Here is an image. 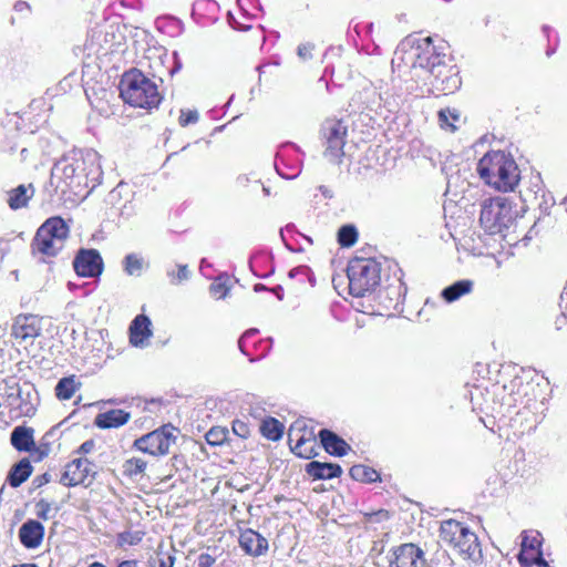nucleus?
I'll return each mask as SVG.
<instances>
[{"instance_id": "1", "label": "nucleus", "mask_w": 567, "mask_h": 567, "mask_svg": "<svg viewBox=\"0 0 567 567\" xmlns=\"http://www.w3.org/2000/svg\"><path fill=\"white\" fill-rule=\"evenodd\" d=\"M392 65L400 71H410L412 76L425 80L433 76V89L443 94H451L460 89L462 81L455 65H447L446 54L435 47L430 37L405 38L398 47Z\"/></svg>"}, {"instance_id": "2", "label": "nucleus", "mask_w": 567, "mask_h": 567, "mask_svg": "<svg viewBox=\"0 0 567 567\" xmlns=\"http://www.w3.org/2000/svg\"><path fill=\"white\" fill-rule=\"evenodd\" d=\"M477 173L488 186L499 192H512L519 182L516 162L503 151L486 153L477 163Z\"/></svg>"}, {"instance_id": "3", "label": "nucleus", "mask_w": 567, "mask_h": 567, "mask_svg": "<svg viewBox=\"0 0 567 567\" xmlns=\"http://www.w3.org/2000/svg\"><path fill=\"white\" fill-rule=\"evenodd\" d=\"M120 94L125 103L142 109L157 107L162 100L156 83L137 69L122 75Z\"/></svg>"}, {"instance_id": "4", "label": "nucleus", "mask_w": 567, "mask_h": 567, "mask_svg": "<svg viewBox=\"0 0 567 567\" xmlns=\"http://www.w3.org/2000/svg\"><path fill=\"white\" fill-rule=\"evenodd\" d=\"M440 538L464 559L476 561L482 557L477 535L462 522L452 518L442 520Z\"/></svg>"}, {"instance_id": "5", "label": "nucleus", "mask_w": 567, "mask_h": 567, "mask_svg": "<svg viewBox=\"0 0 567 567\" xmlns=\"http://www.w3.org/2000/svg\"><path fill=\"white\" fill-rule=\"evenodd\" d=\"M347 275L350 293L363 297L379 285L380 266L373 259L355 258L349 262Z\"/></svg>"}, {"instance_id": "6", "label": "nucleus", "mask_w": 567, "mask_h": 567, "mask_svg": "<svg viewBox=\"0 0 567 567\" xmlns=\"http://www.w3.org/2000/svg\"><path fill=\"white\" fill-rule=\"evenodd\" d=\"M69 227L61 217H51L38 229L32 243L34 251L55 256L64 246Z\"/></svg>"}, {"instance_id": "7", "label": "nucleus", "mask_w": 567, "mask_h": 567, "mask_svg": "<svg viewBox=\"0 0 567 567\" xmlns=\"http://www.w3.org/2000/svg\"><path fill=\"white\" fill-rule=\"evenodd\" d=\"M513 207L505 198L496 197L483 203L480 223L491 234L501 233L513 219Z\"/></svg>"}, {"instance_id": "8", "label": "nucleus", "mask_w": 567, "mask_h": 567, "mask_svg": "<svg viewBox=\"0 0 567 567\" xmlns=\"http://www.w3.org/2000/svg\"><path fill=\"white\" fill-rule=\"evenodd\" d=\"M347 125L337 118H328L321 126V136L324 143V156L334 162L343 155V146L346 144Z\"/></svg>"}, {"instance_id": "9", "label": "nucleus", "mask_w": 567, "mask_h": 567, "mask_svg": "<svg viewBox=\"0 0 567 567\" xmlns=\"http://www.w3.org/2000/svg\"><path fill=\"white\" fill-rule=\"evenodd\" d=\"M174 427L169 425L162 426L148 434L135 440L134 446L152 456H163L169 452V447L175 443L176 436L173 434Z\"/></svg>"}, {"instance_id": "10", "label": "nucleus", "mask_w": 567, "mask_h": 567, "mask_svg": "<svg viewBox=\"0 0 567 567\" xmlns=\"http://www.w3.org/2000/svg\"><path fill=\"white\" fill-rule=\"evenodd\" d=\"M93 478L92 464L87 458H76L66 464L61 476V483L65 486H87Z\"/></svg>"}, {"instance_id": "11", "label": "nucleus", "mask_w": 567, "mask_h": 567, "mask_svg": "<svg viewBox=\"0 0 567 567\" xmlns=\"http://www.w3.org/2000/svg\"><path fill=\"white\" fill-rule=\"evenodd\" d=\"M424 551L412 543L402 544L392 550L390 567H425Z\"/></svg>"}, {"instance_id": "12", "label": "nucleus", "mask_w": 567, "mask_h": 567, "mask_svg": "<svg viewBox=\"0 0 567 567\" xmlns=\"http://www.w3.org/2000/svg\"><path fill=\"white\" fill-rule=\"evenodd\" d=\"M75 272L81 277H95L102 272V258L94 250H81L73 261Z\"/></svg>"}, {"instance_id": "13", "label": "nucleus", "mask_w": 567, "mask_h": 567, "mask_svg": "<svg viewBox=\"0 0 567 567\" xmlns=\"http://www.w3.org/2000/svg\"><path fill=\"white\" fill-rule=\"evenodd\" d=\"M42 330L41 319L34 315L18 316L12 326V336L21 341H33Z\"/></svg>"}, {"instance_id": "14", "label": "nucleus", "mask_w": 567, "mask_h": 567, "mask_svg": "<svg viewBox=\"0 0 567 567\" xmlns=\"http://www.w3.org/2000/svg\"><path fill=\"white\" fill-rule=\"evenodd\" d=\"M151 326L152 322L148 317L144 315H138L130 326V342L134 347H146L148 343V339L153 334Z\"/></svg>"}, {"instance_id": "15", "label": "nucleus", "mask_w": 567, "mask_h": 567, "mask_svg": "<svg viewBox=\"0 0 567 567\" xmlns=\"http://www.w3.org/2000/svg\"><path fill=\"white\" fill-rule=\"evenodd\" d=\"M239 544L246 554L255 557L264 555L268 549V540L252 529L241 532Z\"/></svg>"}, {"instance_id": "16", "label": "nucleus", "mask_w": 567, "mask_h": 567, "mask_svg": "<svg viewBox=\"0 0 567 567\" xmlns=\"http://www.w3.org/2000/svg\"><path fill=\"white\" fill-rule=\"evenodd\" d=\"M44 536V527L34 519H29L22 524L19 529V538L27 548H37L42 543Z\"/></svg>"}, {"instance_id": "17", "label": "nucleus", "mask_w": 567, "mask_h": 567, "mask_svg": "<svg viewBox=\"0 0 567 567\" xmlns=\"http://www.w3.org/2000/svg\"><path fill=\"white\" fill-rule=\"evenodd\" d=\"M131 415L121 409L110 410L97 414L95 417V425L100 429L118 427L127 423Z\"/></svg>"}, {"instance_id": "18", "label": "nucleus", "mask_w": 567, "mask_h": 567, "mask_svg": "<svg viewBox=\"0 0 567 567\" xmlns=\"http://www.w3.org/2000/svg\"><path fill=\"white\" fill-rule=\"evenodd\" d=\"M319 436L324 450L332 455L343 456L350 450L349 444L329 430H321Z\"/></svg>"}, {"instance_id": "19", "label": "nucleus", "mask_w": 567, "mask_h": 567, "mask_svg": "<svg viewBox=\"0 0 567 567\" xmlns=\"http://www.w3.org/2000/svg\"><path fill=\"white\" fill-rule=\"evenodd\" d=\"M307 472L313 478L326 480L340 476L342 470L338 464L312 461L307 465Z\"/></svg>"}, {"instance_id": "20", "label": "nucleus", "mask_w": 567, "mask_h": 567, "mask_svg": "<svg viewBox=\"0 0 567 567\" xmlns=\"http://www.w3.org/2000/svg\"><path fill=\"white\" fill-rule=\"evenodd\" d=\"M34 195V188L30 184L28 186L25 185H19L18 187L11 189L8 193V205L11 209H19L22 207H25L28 202L32 198Z\"/></svg>"}, {"instance_id": "21", "label": "nucleus", "mask_w": 567, "mask_h": 567, "mask_svg": "<svg viewBox=\"0 0 567 567\" xmlns=\"http://www.w3.org/2000/svg\"><path fill=\"white\" fill-rule=\"evenodd\" d=\"M11 444L18 451H30L34 445L33 430L24 426H17L11 433Z\"/></svg>"}, {"instance_id": "22", "label": "nucleus", "mask_w": 567, "mask_h": 567, "mask_svg": "<svg viewBox=\"0 0 567 567\" xmlns=\"http://www.w3.org/2000/svg\"><path fill=\"white\" fill-rule=\"evenodd\" d=\"M473 289V281L471 280H460L454 282L453 285L444 288L441 292V296L447 302H453L460 299L461 297L470 293Z\"/></svg>"}, {"instance_id": "23", "label": "nucleus", "mask_w": 567, "mask_h": 567, "mask_svg": "<svg viewBox=\"0 0 567 567\" xmlns=\"http://www.w3.org/2000/svg\"><path fill=\"white\" fill-rule=\"evenodd\" d=\"M533 187L530 192H534V200L538 208L548 214L550 207L555 205V199L553 195L546 192L542 185V181L537 177L535 183H533Z\"/></svg>"}, {"instance_id": "24", "label": "nucleus", "mask_w": 567, "mask_h": 567, "mask_svg": "<svg viewBox=\"0 0 567 567\" xmlns=\"http://www.w3.org/2000/svg\"><path fill=\"white\" fill-rule=\"evenodd\" d=\"M7 403L8 406L14 409L16 416H31L35 412L32 403L22 400L20 391H17V393L11 392L7 398Z\"/></svg>"}, {"instance_id": "25", "label": "nucleus", "mask_w": 567, "mask_h": 567, "mask_svg": "<svg viewBox=\"0 0 567 567\" xmlns=\"http://www.w3.org/2000/svg\"><path fill=\"white\" fill-rule=\"evenodd\" d=\"M32 467L27 458L16 464L9 473L8 480L11 486L17 487L23 483L31 474Z\"/></svg>"}, {"instance_id": "26", "label": "nucleus", "mask_w": 567, "mask_h": 567, "mask_svg": "<svg viewBox=\"0 0 567 567\" xmlns=\"http://www.w3.org/2000/svg\"><path fill=\"white\" fill-rule=\"evenodd\" d=\"M78 163H73L71 156L64 157L61 159L53 168L52 175H60L64 178L65 183H71L74 178H78L76 175Z\"/></svg>"}, {"instance_id": "27", "label": "nucleus", "mask_w": 567, "mask_h": 567, "mask_svg": "<svg viewBox=\"0 0 567 567\" xmlns=\"http://www.w3.org/2000/svg\"><path fill=\"white\" fill-rule=\"evenodd\" d=\"M522 543H520V554L518 555V559L523 561V553L526 550H535L540 548L542 546V536L537 530H524L520 534Z\"/></svg>"}, {"instance_id": "28", "label": "nucleus", "mask_w": 567, "mask_h": 567, "mask_svg": "<svg viewBox=\"0 0 567 567\" xmlns=\"http://www.w3.org/2000/svg\"><path fill=\"white\" fill-rule=\"evenodd\" d=\"M260 432L266 439L278 441L282 436L284 425L278 420L268 417L262 421Z\"/></svg>"}, {"instance_id": "29", "label": "nucleus", "mask_w": 567, "mask_h": 567, "mask_svg": "<svg viewBox=\"0 0 567 567\" xmlns=\"http://www.w3.org/2000/svg\"><path fill=\"white\" fill-rule=\"evenodd\" d=\"M71 159L73 163H78L76 175L78 178H80L81 176H84L86 164L94 166L99 159V154L94 151H87L84 154L81 153L72 155Z\"/></svg>"}, {"instance_id": "30", "label": "nucleus", "mask_w": 567, "mask_h": 567, "mask_svg": "<svg viewBox=\"0 0 567 567\" xmlns=\"http://www.w3.org/2000/svg\"><path fill=\"white\" fill-rule=\"evenodd\" d=\"M60 509V505L54 501H48L45 498H41L35 504V514L38 517L48 520L52 519L56 516Z\"/></svg>"}, {"instance_id": "31", "label": "nucleus", "mask_w": 567, "mask_h": 567, "mask_svg": "<svg viewBox=\"0 0 567 567\" xmlns=\"http://www.w3.org/2000/svg\"><path fill=\"white\" fill-rule=\"evenodd\" d=\"M350 475L353 480L363 483H372L379 478L378 472L365 465H353L350 468Z\"/></svg>"}, {"instance_id": "32", "label": "nucleus", "mask_w": 567, "mask_h": 567, "mask_svg": "<svg viewBox=\"0 0 567 567\" xmlns=\"http://www.w3.org/2000/svg\"><path fill=\"white\" fill-rule=\"evenodd\" d=\"M78 389L73 377L61 379L55 386V394L60 400H70Z\"/></svg>"}, {"instance_id": "33", "label": "nucleus", "mask_w": 567, "mask_h": 567, "mask_svg": "<svg viewBox=\"0 0 567 567\" xmlns=\"http://www.w3.org/2000/svg\"><path fill=\"white\" fill-rule=\"evenodd\" d=\"M144 265V259L136 254H128L123 260L124 270L128 276H140Z\"/></svg>"}, {"instance_id": "34", "label": "nucleus", "mask_w": 567, "mask_h": 567, "mask_svg": "<svg viewBox=\"0 0 567 567\" xmlns=\"http://www.w3.org/2000/svg\"><path fill=\"white\" fill-rule=\"evenodd\" d=\"M146 468V462L140 457H132L123 463V474L128 477L142 475Z\"/></svg>"}, {"instance_id": "35", "label": "nucleus", "mask_w": 567, "mask_h": 567, "mask_svg": "<svg viewBox=\"0 0 567 567\" xmlns=\"http://www.w3.org/2000/svg\"><path fill=\"white\" fill-rule=\"evenodd\" d=\"M358 240V230L353 225H344L338 231V243L342 247H351Z\"/></svg>"}, {"instance_id": "36", "label": "nucleus", "mask_w": 567, "mask_h": 567, "mask_svg": "<svg viewBox=\"0 0 567 567\" xmlns=\"http://www.w3.org/2000/svg\"><path fill=\"white\" fill-rule=\"evenodd\" d=\"M175 557L167 551L157 550L148 558L150 567H173Z\"/></svg>"}, {"instance_id": "37", "label": "nucleus", "mask_w": 567, "mask_h": 567, "mask_svg": "<svg viewBox=\"0 0 567 567\" xmlns=\"http://www.w3.org/2000/svg\"><path fill=\"white\" fill-rule=\"evenodd\" d=\"M144 537V533L141 530H134V532H123L117 535V546L120 547H126V546H134L142 542Z\"/></svg>"}, {"instance_id": "38", "label": "nucleus", "mask_w": 567, "mask_h": 567, "mask_svg": "<svg viewBox=\"0 0 567 567\" xmlns=\"http://www.w3.org/2000/svg\"><path fill=\"white\" fill-rule=\"evenodd\" d=\"M167 277L172 285H179L183 281H186L190 277V270L187 265H177V270L168 269L166 271Z\"/></svg>"}, {"instance_id": "39", "label": "nucleus", "mask_w": 567, "mask_h": 567, "mask_svg": "<svg viewBox=\"0 0 567 567\" xmlns=\"http://www.w3.org/2000/svg\"><path fill=\"white\" fill-rule=\"evenodd\" d=\"M227 439V430L221 427H213L206 434V441L210 445H220Z\"/></svg>"}, {"instance_id": "40", "label": "nucleus", "mask_w": 567, "mask_h": 567, "mask_svg": "<svg viewBox=\"0 0 567 567\" xmlns=\"http://www.w3.org/2000/svg\"><path fill=\"white\" fill-rule=\"evenodd\" d=\"M450 120L457 121L458 114L450 109L441 110L439 112V122L441 127L454 131L455 126L450 122Z\"/></svg>"}, {"instance_id": "41", "label": "nucleus", "mask_w": 567, "mask_h": 567, "mask_svg": "<svg viewBox=\"0 0 567 567\" xmlns=\"http://www.w3.org/2000/svg\"><path fill=\"white\" fill-rule=\"evenodd\" d=\"M198 112L196 110H182L178 118L181 126L185 127L189 124H195L198 121Z\"/></svg>"}, {"instance_id": "42", "label": "nucleus", "mask_w": 567, "mask_h": 567, "mask_svg": "<svg viewBox=\"0 0 567 567\" xmlns=\"http://www.w3.org/2000/svg\"><path fill=\"white\" fill-rule=\"evenodd\" d=\"M233 432L241 439H247L250 434V429L247 422L241 420H235L233 422Z\"/></svg>"}, {"instance_id": "43", "label": "nucleus", "mask_w": 567, "mask_h": 567, "mask_svg": "<svg viewBox=\"0 0 567 567\" xmlns=\"http://www.w3.org/2000/svg\"><path fill=\"white\" fill-rule=\"evenodd\" d=\"M209 290L214 298L220 299V298L226 297L228 288L223 282H213L210 285Z\"/></svg>"}, {"instance_id": "44", "label": "nucleus", "mask_w": 567, "mask_h": 567, "mask_svg": "<svg viewBox=\"0 0 567 567\" xmlns=\"http://www.w3.org/2000/svg\"><path fill=\"white\" fill-rule=\"evenodd\" d=\"M313 48L315 45L312 43L300 44L298 47L297 54L301 60L307 61L312 58Z\"/></svg>"}, {"instance_id": "45", "label": "nucleus", "mask_w": 567, "mask_h": 567, "mask_svg": "<svg viewBox=\"0 0 567 567\" xmlns=\"http://www.w3.org/2000/svg\"><path fill=\"white\" fill-rule=\"evenodd\" d=\"M97 161H100V158ZM100 175L101 166L99 162H96L94 166H91V164H86V169L84 173L85 178L96 179Z\"/></svg>"}, {"instance_id": "46", "label": "nucleus", "mask_w": 567, "mask_h": 567, "mask_svg": "<svg viewBox=\"0 0 567 567\" xmlns=\"http://www.w3.org/2000/svg\"><path fill=\"white\" fill-rule=\"evenodd\" d=\"M308 443H310V441H307V440H305V439H302V437H301V439H299V440H298V442H297V444L295 445V447L292 449V451H293L297 455H299V456H302V457L309 458V457H310V455H309V454H307V450H306V447H305Z\"/></svg>"}, {"instance_id": "47", "label": "nucleus", "mask_w": 567, "mask_h": 567, "mask_svg": "<svg viewBox=\"0 0 567 567\" xmlns=\"http://www.w3.org/2000/svg\"><path fill=\"white\" fill-rule=\"evenodd\" d=\"M214 563L215 558L209 554L204 553L198 556V567H212Z\"/></svg>"}, {"instance_id": "48", "label": "nucleus", "mask_w": 567, "mask_h": 567, "mask_svg": "<svg viewBox=\"0 0 567 567\" xmlns=\"http://www.w3.org/2000/svg\"><path fill=\"white\" fill-rule=\"evenodd\" d=\"M256 332H257V329H249V330H247V331H246V332L240 337V339H239V341H238V344H239V348H240V350H241L243 352H244V349H243V342H244V340H245L246 338H248V337L254 336Z\"/></svg>"}, {"instance_id": "49", "label": "nucleus", "mask_w": 567, "mask_h": 567, "mask_svg": "<svg viewBox=\"0 0 567 567\" xmlns=\"http://www.w3.org/2000/svg\"><path fill=\"white\" fill-rule=\"evenodd\" d=\"M50 481L49 474H43L41 476H38L34 478L33 484H35L38 487L42 486L43 484L48 483Z\"/></svg>"}, {"instance_id": "50", "label": "nucleus", "mask_w": 567, "mask_h": 567, "mask_svg": "<svg viewBox=\"0 0 567 567\" xmlns=\"http://www.w3.org/2000/svg\"><path fill=\"white\" fill-rule=\"evenodd\" d=\"M132 213H133V207L131 204H127V203L120 210V214L126 218L130 217L132 215Z\"/></svg>"}, {"instance_id": "51", "label": "nucleus", "mask_w": 567, "mask_h": 567, "mask_svg": "<svg viewBox=\"0 0 567 567\" xmlns=\"http://www.w3.org/2000/svg\"><path fill=\"white\" fill-rule=\"evenodd\" d=\"M94 447V442L93 441H85L81 446H80V451L83 452V453H89L93 450Z\"/></svg>"}, {"instance_id": "52", "label": "nucleus", "mask_w": 567, "mask_h": 567, "mask_svg": "<svg viewBox=\"0 0 567 567\" xmlns=\"http://www.w3.org/2000/svg\"><path fill=\"white\" fill-rule=\"evenodd\" d=\"M534 563L539 567H547V561L544 559L540 549L538 550V556L534 559Z\"/></svg>"}, {"instance_id": "53", "label": "nucleus", "mask_w": 567, "mask_h": 567, "mask_svg": "<svg viewBox=\"0 0 567 567\" xmlns=\"http://www.w3.org/2000/svg\"><path fill=\"white\" fill-rule=\"evenodd\" d=\"M117 567H137V561L134 559L123 560L117 565Z\"/></svg>"}, {"instance_id": "54", "label": "nucleus", "mask_w": 567, "mask_h": 567, "mask_svg": "<svg viewBox=\"0 0 567 567\" xmlns=\"http://www.w3.org/2000/svg\"><path fill=\"white\" fill-rule=\"evenodd\" d=\"M14 9H16L17 11H23L24 9H29V6H28V3H27V2H24V1H19V2H17V3L14 4Z\"/></svg>"}, {"instance_id": "55", "label": "nucleus", "mask_w": 567, "mask_h": 567, "mask_svg": "<svg viewBox=\"0 0 567 567\" xmlns=\"http://www.w3.org/2000/svg\"><path fill=\"white\" fill-rule=\"evenodd\" d=\"M21 161H25L28 156V148L23 147L20 152Z\"/></svg>"}, {"instance_id": "56", "label": "nucleus", "mask_w": 567, "mask_h": 567, "mask_svg": "<svg viewBox=\"0 0 567 567\" xmlns=\"http://www.w3.org/2000/svg\"><path fill=\"white\" fill-rule=\"evenodd\" d=\"M266 289H267V288H266L264 285H261V284H257V285H255V287H254V290H255L256 292H258V291H262V290H266Z\"/></svg>"}, {"instance_id": "57", "label": "nucleus", "mask_w": 567, "mask_h": 567, "mask_svg": "<svg viewBox=\"0 0 567 567\" xmlns=\"http://www.w3.org/2000/svg\"><path fill=\"white\" fill-rule=\"evenodd\" d=\"M11 567H38L35 564H20V565H13Z\"/></svg>"}, {"instance_id": "58", "label": "nucleus", "mask_w": 567, "mask_h": 567, "mask_svg": "<svg viewBox=\"0 0 567 567\" xmlns=\"http://www.w3.org/2000/svg\"><path fill=\"white\" fill-rule=\"evenodd\" d=\"M117 196H118V193H117V190H116V189H114V190H112V192L110 193V199H111V200H113V199H114V198H116Z\"/></svg>"}, {"instance_id": "59", "label": "nucleus", "mask_w": 567, "mask_h": 567, "mask_svg": "<svg viewBox=\"0 0 567 567\" xmlns=\"http://www.w3.org/2000/svg\"><path fill=\"white\" fill-rule=\"evenodd\" d=\"M89 567H105V566L101 563L95 561V563H92Z\"/></svg>"}, {"instance_id": "60", "label": "nucleus", "mask_w": 567, "mask_h": 567, "mask_svg": "<svg viewBox=\"0 0 567 567\" xmlns=\"http://www.w3.org/2000/svg\"><path fill=\"white\" fill-rule=\"evenodd\" d=\"M157 501L156 505L159 506L161 504L164 503V501H166L167 498H164V497H161V498H155Z\"/></svg>"}, {"instance_id": "61", "label": "nucleus", "mask_w": 567, "mask_h": 567, "mask_svg": "<svg viewBox=\"0 0 567 567\" xmlns=\"http://www.w3.org/2000/svg\"><path fill=\"white\" fill-rule=\"evenodd\" d=\"M262 189H264V192L268 195V193H269V192H268V188H267V187H264Z\"/></svg>"}]
</instances>
